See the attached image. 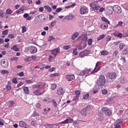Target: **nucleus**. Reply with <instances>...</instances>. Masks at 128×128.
Segmentation results:
<instances>
[{
    "mask_svg": "<svg viewBox=\"0 0 128 128\" xmlns=\"http://www.w3.org/2000/svg\"><path fill=\"white\" fill-rule=\"evenodd\" d=\"M76 50H78V48H74L73 54H74L75 56H77L78 54V52H76Z\"/></svg>",
    "mask_w": 128,
    "mask_h": 128,
    "instance_id": "40",
    "label": "nucleus"
},
{
    "mask_svg": "<svg viewBox=\"0 0 128 128\" xmlns=\"http://www.w3.org/2000/svg\"><path fill=\"white\" fill-rule=\"evenodd\" d=\"M1 74H8V71L6 70H2L0 72Z\"/></svg>",
    "mask_w": 128,
    "mask_h": 128,
    "instance_id": "39",
    "label": "nucleus"
},
{
    "mask_svg": "<svg viewBox=\"0 0 128 128\" xmlns=\"http://www.w3.org/2000/svg\"><path fill=\"white\" fill-rule=\"evenodd\" d=\"M8 32V30H4L2 32V34H4V36H6Z\"/></svg>",
    "mask_w": 128,
    "mask_h": 128,
    "instance_id": "46",
    "label": "nucleus"
},
{
    "mask_svg": "<svg viewBox=\"0 0 128 128\" xmlns=\"http://www.w3.org/2000/svg\"><path fill=\"white\" fill-rule=\"evenodd\" d=\"M101 56H108V52L106 50H102L100 52Z\"/></svg>",
    "mask_w": 128,
    "mask_h": 128,
    "instance_id": "22",
    "label": "nucleus"
},
{
    "mask_svg": "<svg viewBox=\"0 0 128 128\" xmlns=\"http://www.w3.org/2000/svg\"><path fill=\"white\" fill-rule=\"evenodd\" d=\"M122 126L118 124H117L114 128H120Z\"/></svg>",
    "mask_w": 128,
    "mask_h": 128,
    "instance_id": "64",
    "label": "nucleus"
},
{
    "mask_svg": "<svg viewBox=\"0 0 128 128\" xmlns=\"http://www.w3.org/2000/svg\"><path fill=\"white\" fill-rule=\"evenodd\" d=\"M106 77L110 80H114L116 78V72H108L106 75Z\"/></svg>",
    "mask_w": 128,
    "mask_h": 128,
    "instance_id": "5",
    "label": "nucleus"
},
{
    "mask_svg": "<svg viewBox=\"0 0 128 128\" xmlns=\"http://www.w3.org/2000/svg\"><path fill=\"white\" fill-rule=\"evenodd\" d=\"M124 46H126V45H124V43H121L120 44L119 48L120 50H122Z\"/></svg>",
    "mask_w": 128,
    "mask_h": 128,
    "instance_id": "35",
    "label": "nucleus"
},
{
    "mask_svg": "<svg viewBox=\"0 0 128 128\" xmlns=\"http://www.w3.org/2000/svg\"><path fill=\"white\" fill-rule=\"evenodd\" d=\"M44 8H45V10H48V12H52V8L50 7V6H44Z\"/></svg>",
    "mask_w": 128,
    "mask_h": 128,
    "instance_id": "28",
    "label": "nucleus"
},
{
    "mask_svg": "<svg viewBox=\"0 0 128 128\" xmlns=\"http://www.w3.org/2000/svg\"><path fill=\"white\" fill-rule=\"evenodd\" d=\"M90 96V94H87L83 96V100H88Z\"/></svg>",
    "mask_w": 128,
    "mask_h": 128,
    "instance_id": "32",
    "label": "nucleus"
},
{
    "mask_svg": "<svg viewBox=\"0 0 128 128\" xmlns=\"http://www.w3.org/2000/svg\"><path fill=\"white\" fill-rule=\"evenodd\" d=\"M122 53L123 54H128V50L126 48H124L122 52Z\"/></svg>",
    "mask_w": 128,
    "mask_h": 128,
    "instance_id": "47",
    "label": "nucleus"
},
{
    "mask_svg": "<svg viewBox=\"0 0 128 128\" xmlns=\"http://www.w3.org/2000/svg\"><path fill=\"white\" fill-rule=\"evenodd\" d=\"M11 50H14L15 52H18V50H20V49L16 45L14 46Z\"/></svg>",
    "mask_w": 128,
    "mask_h": 128,
    "instance_id": "29",
    "label": "nucleus"
},
{
    "mask_svg": "<svg viewBox=\"0 0 128 128\" xmlns=\"http://www.w3.org/2000/svg\"><path fill=\"white\" fill-rule=\"evenodd\" d=\"M86 74V73L84 72V70L81 72L80 73V76H84Z\"/></svg>",
    "mask_w": 128,
    "mask_h": 128,
    "instance_id": "56",
    "label": "nucleus"
},
{
    "mask_svg": "<svg viewBox=\"0 0 128 128\" xmlns=\"http://www.w3.org/2000/svg\"><path fill=\"white\" fill-rule=\"evenodd\" d=\"M24 10L22 8H20L19 10H18L17 11H16V14H24Z\"/></svg>",
    "mask_w": 128,
    "mask_h": 128,
    "instance_id": "24",
    "label": "nucleus"
},
{
    "mask_svg": "<svg viewBox=\"0 0 128 128\" xmlns=\"http://www.w3.org/2000/svg\"><path fill=\"white\" fill-rule=\"evenodd\" d=\"M114 12H117L118 14H120V12H122V8H120V7L118 5L114 6Z\"/></svg>",
    "mask_w": 128,
    "mask_h": 128,
    "instance_id": "8",
    "label": "nucleus"
},
{
    "mask_svg": "<svg viewBox=\"0 0 128 128\" xmlns=\"http://www.w3.org/2000/svg\"><path fill=\"white\" fill-rule=\"evenodd\" d=\"M62 8H58L56 10V12H62Z\"/></svg>",
    "mask_w": 128,
    "mask_h": 128,
    "instance_id": "58",
    "label": "nucleus"
},
{
    "mask_svg": "<svg viewBox=\"0 0 128 128\" xmlns=\"http://www.w3.org/2000/svg\"><path fill=\"white\" fill-rule=\"evenodd\" d=\"M70 45L65 46H63V50H70Z\"/></svg>",
    "mask_w": 128,
    "mask_h": 128,
    "instance_id": "34",
    "label": "nucleus"
},
{
    "mask_svg": "<svg viewBox=\"0 0 128 128\" xmlns=\"http://www.w3.org/2000/svg\"><path fill=\"white\" fill-rule=\"evenodd\" d=\"M12 82H13V84H17L18 83V78H14L12 79Z\"/></svg>",
    "mask_w": 128,
    "mask_h": 128,
    "instance_id": "37",
    "label": "nucleus"
},
{
    "mask_svg": "<svg viewBox=\"0 0 128 128\" xmlns=\"http://www.w3.org/2000/svg\"><path fill=\"white\" fill-rule=\"evenodd\" d=\"M88 12V9L86 7H81L80 8V14H86Z\"/></svg>",
    "mask_w": 128,
    "mask_h": 128,
    "instance_id": "6",
    "label": "nucleus"
},
{
    "mask_svg": "<svg viewBox=\"0 0 128 128\" xmlns=\"http://www.w3.org/2000/svg\"><path fill=\"white\" fill-rule=\"evenodd\" d=\"M88 46H92V40L88 39Z\"/></svg>",
    "mask_w": 128,
    "mask_h": 128,
    "instance_id": "43",
    "label": "nucleus"
},
{
    "mask_svg": "<svg viewBox=\"0 0 128 128\" xmlns=\"http://www.w3.org/2000/svg\"><path fill=\"white\" fill-rule=\"evenodd\" d=\"M9 104L10 106H13L14 104V102L12 100H10L9 101Z\"/></svg>",
    "mask_w": 128,
    "mask_h": 128,
    "instance_id": "51",
    "label": "nucleus"
},
{
    "mask_svg": "<svg viewBox=\"0 0 128 128\" xmlns=\"http://www.w3.org/2000/svg\"><path fill=\"white\" fill-rule=\"evenodd\" d=\"M20 126L24 127L26 126V124L25 122H24L23 121H20L19 123Z\"/></svg>",
    "mask_w": 128,
    "mask_h": 128,
    "instance_id": "23",
    "label": "nucleus"
},
{
    "mask_svg": "<svg viewBox=\"0 0 128 128\" xmlns=\"http://www.w3.org/2000/svg\"><path fill=\"white\" fill-rule=\"evenodd\" d=\"M122 36V33H119L118 34H117V38H121Z\"/></svg>",
    "mask_w": 128,
    "mask_h": 128,
    "instance_id": "60",
    "label": "nucleus"
},
{
    "mask_svg": "<svg viewBox=\"0 0 128 128\" xmlns=\"http://www.w3.org/2000/svg\"><path fill=\"white\" fill-rule=\"evenodd\" d=\"M112 40V36H108L106 38V42H110V40Z\"/></svg>",
    "mask_w": 128,
    "mask_h": 128,
    "instance_id": "48",
    "label": "nucleus"
},
{
    "mask_svg": "<svg viewBox=\"0 0 128 128\" xmlns=\"http://www.w3.org/2000/svg\"><path fill=\"white\" fill-rule=\"evenodd\" d=\"M96 84L99 86H104L106 84V77L104 75H100L97 80Z\"/></svg>",
    "mask_w": 128,
    "mask_h": 128,
    "instance_id": "1",
    "label": "nucleus"
},
{
    "mask_svg": "<svg viewBox=\"0 0 128 128\" xmlns=\"http://www.w3.org/2000/svg\"><path fill=\"white\" fill-rule=\"evenodd\" d=\"M90 110V106H88L82 109L80 112V114L82 116H86V112H88Z\"/></svg>",
    "mask_w": 128,
    "mask_h": 128,
    "instance_id": "3",
    "label": "nucleus"
},
{
    "mask_svg": "<svg viewBox=\"0 0 128 128\" xmlns=\"http://www.w3.org/2000/svg\"><path fill=\"white\" fill-rule=\"evenodd\" d=\"M102 112H104L106 116H112V111H110L108 108L103 107L102 108Z\"/></svg>",
    "mask_w": 128,
    "mask_h": 128,
    "instance_id": "4",
    "label": "nucleus"
},
{
    "mask_svg": "<svg viewBox=\"0 0 128 128\" xmlns=\"http://www.w3.org/2000/svg\"><path fill=\"white\" fill-rule=\"evenodd\" d=\"M26 32V28L24 26H22V34Z\"/></svg>",
    "mask_w": 128,
    "mask_h": 128,
    "instance_id": "38",
    "label": "nucleus"
},
{
    "mask_svg": "<svg viewBox=\"0 0 128 128\" xmlns=\"http://www.w3.org/2000/svg\"><path fill=\"white\" fill-rule=\"evenodd\" d=\"M102 22H106V24H110L108 20L106 18L104 17H102Z\"/></svg>",
    "mask_w": 128,
    "mask_h": 128,
    "instance_id": "25",
    "label": "nucleus"
},
{
    "mask_svg": "<svg viewBox=\"0 0 128 128\" xmlns=\"http://www.w3.org/2000/svg\"><path fill=\"white\" fill-rule=\"evenodd\" d=\"M66 80H68V82H72V80H74V74H68L66 76Z\"/></svg>",
    "mask_w": 128,
    "mask_h": 128,
    "instance_id": "11",
    "label": "nucleus"
},
{
    "mask_svg": "<svg viewBox=\"0 0 128 128\" xmlns=\"http://www.w3.org/2000/svg\"><path fill=\"white\" fill-rule=\"evenodd\" d=\"M100 28L103 30H106L108 28V25L107 24L104 23L100 26Z\"/></svg>",
    "mask_w": 128,
    "mask_h": 128,
    "instance_id": "20",
    "label": "nucleus"
},
{
    "mask_svg": "<svg viewBox=\"0 0 128 128\" xmlns=\"http://www.w3.org/2000/svg\"><path fill=\"white\" fill-rule=\"evenodd\" d=\"M40 86H42V85L40 84H34L32 86V88H40V90H42V88Z\"/></svg>",
    "mask_w": 128,
    "mask_h": 128,
    "instance_id": "21",
    "label": "nucleus"
},
{
    "mask_svg": "<svg viewBox=\"0 0 128 128\" xmlns=\"http://www.w3.org/2000/svg\"><path fill=\"white\" fill-rule=\"evenodd\" d=\"M88 54V50H84L80 53V57L84 58V56H86Z\"/></svg>",
    "mask_w": 128,
    "mask_h": 128,
    "instance_id": "15",
    "label": "nucleus"
},
{
    "mask_svg": "<svg viewBox=\"0 0 128 128\" xmlns=\"http://www.w3.org/2000/svg\"><path fill=\"white\" fill-rule=\"evenodd\" d=\"M24 92H25L26 94H30V90L28 86H25L23 88Z\"/></svg>",
    "mask_w": 128,
    "mask_h": 128,
    "instance_id": "19",
    "label": "nucleus"
},
{
    "mask_svg": "<svg viewBox=\"0 0 128 128\" xmlns=\"http://www.w3.org/2000/svg\"><path fill=\"white\" fill-rule=\"evenodd\" d=\"M78 36H80V34L78 32H76L74 33L72 36V40H74L78 38Z\"/></svg>",
    "mask_w": 128,
    "mask_h": 128,
    "instance_id": "16",
    "label": "nucleus"
},
{
    "mask_svg": "<svg viewBox=\"0 0 128 128\" xmlns=\"http://www.w3.org/2000/svg\"><path fill=\"white\" fill-rule=\"evenodd\" d=\"M1 66H2L3 68H8V61L6 60H2Z\"/></svg>",
    "mask_w": 128,
    "mask_h": 128,
    "instance_id": "7",
    "label": "nucleus"
},
{
    "mask_svg": "<svg viewBox=\"0 0 128 128\" xmlns=\"http://www.w3.org/2000/svg\"><path fill=\"white\" fill-rule=\"evenodd\" d=\"M52 102L54 106V108H58V103H56V100H52Z\"/></svg>",
    "mask_w": 128,
    "mask_h": 128,
    "instance_id": "31",
    "label": "nucleus"
},
{
    "mask_svg": "<svg viewBox=\"0 0 128 128\" xmlns=\"http://www.w3.org/2000/svg\"><path fill=\"white\" fill-rule=\"evenodd\" d=\"M29 50L31 54H36L38 52V48L34 46L29 47Z\"/></svg>",
    "mask_w": 128,
    "mask_h": 128,
    "instance_id": "9",
    "label": "nucleus"
},
{
    "mask_svg": "<svg viewBox=\"0 0 128 128\" xmlns=\"http://www.w3.org/2000/svg\"><path fill=\"white\" fill-rule=\"evenodd\" d=\"M24 84V82H20L17 85V88H20V86H22Z\"/></svg>",
    "mask_w": 128,
    "mask_h": 128,
    "instance_id": "55",
    "label": "nucleus"
},
{
    "mask_svg": "<svg viewBox=\"0 0 128 128\" xmlns=\"http://www.w3.org/2000/svg\"><path fill=\"white\" fill-rule=\"evenodd\" d=\"M84 38V36L82 35L81 36H79V38H78V40H83Z\"/></svg>",
    "mask_w": 128,
    "mask_h": 128,
    "instance_id": "57",
    "label": "nucleus"
},
{
    "mask_svg": "<svg viewBox=\"0 0 128 128\" xmlns=\"http://www.w3.org/2000/svg\"><path fill=\"white\" fill-rule=\"evenodd\" d=\"M52 54H54V56H58V54L60 53V48H56L53 50H51Z\"/></svg>",
    "mask_w": 128,
    "mask_h": 128,
    "instance_id": "13",
    "label": "nucleus"
},
{
    "mask_svg": "<svg viewBox=\"0 0 128 128\" xmlns=\"http://www.w3.org/2000/svg\"><path fill=\"white\" fill-rule=\"evenodd\" d=\"M90 6L92 8V10H94L95 12H97L98 11V10L100 8V6L98 5L96 2L90 3Z\"/></svg>",
    "mask_w": 128,
    "mask_h": 128,
    "instance_id": "2",
    "label": "nucleus"
},
{
    "mask_svg": "<svg viewBox=\"0 0 128 128\" xmlns=\"http://www.w3.org/2000/svg\"><path fill=\"white\" fill-rule=\"evenodd\" d=\"M36 108H40V110L42 109V108H40V106H42V105L40 103H38L36 104Z\"/></svg>",
    "mask_w": 128,
    "mask_h": 128,
    "instance_id": "44",
    "label": "nucleus"
},
{
    "mask_svg": "<svg viewBox=\"0 0 128 128\" xmlns=\"http://www.w3.org/2000/svg\"><path fill=\"white\" fill-rule=\"evenodd\" d=\"M6 14H12V10L8 8L6 11Z\"/></svg>",
    "mask_w": 128,
    "mask_h": 128,
    "instance_id": "26",
    "label": "nucleus"
},
{
    "mask_svg": "<svg viewBox=\"0 0 128 128\" xmlns=\"http://www.w3.org/2000/svg\"><path fill=\"white\" fill-rule=\"evenodd\" d=\"M100 64V62H98L96 64V67L94 69V70L92 72V74H94V72H96L100 70V68L98 67V64Z\"/></svg>",
    "mask_w": 128,
    "mask_h": 128,
    "instance_id": "10",
    "label": "nucleus"
},
{
    "mask_svg": "<svg viewBox=\"0 0 128 128\" xmlns=\"http://www.w3.org/2000/svg\"><path fill=\"white\" fill-rule=\"evenodd\" d=\"M114 7L112 6H108L107 8V12L108 14H112V12H114Z\"/></svg>",
    "mask_w": 128,
    "mask_h": 128,
    "instance_id": "12",
    "label": "nucleus"
},
{
    "mask_svg": "<svg viewBox=\"0 0 128 128\" xmlns=\"http://www.w3.org/2000/svg\"><path fill=\"white\" fill-rule=\"evenodd\" d=\"M92 72V69H89V70H84L85 74H89V72Z\"/></svg>",
    "mask_w": 128,
    "mask_h": 128,
    "instance_id": "45",
    "label": "nucleus"
},
{
    "mask_svg": "<svg viewBox=\"0 0 128 128\" xmlns=\"http://www.w3.org/2000/svg\"><path fill=\"white\" fill-rule=\"evenodd\" d=\"M26 82L28 84H33L34 82L31 80H26Z\"/></svg>",
    "mask_w": 128,
    "mask_h": 128,
    "instance_id": "42",
    "label": "nucleus"
},
{
    "mask_svg": "<svg viewBox=\"0 0 128 128\" xmlns=\"http://www.w3.org/2000/svg\"><path fill=\"white\" fill-rule=\"evenodd\" d=\"M24 60H26V62H30V58H25Z\"/></svg>",
    "mask_w": 128,
    "mask_h": 128,
    "instance_id": "61",
    "label": "nucleus"
},
{
    "mask_svg": "<svg viewBox=\"0 0 128 128\" xmlns=\"http://www.w3.org/2000/svg\"><path fill=\"white\" fill-rule=\"evenodd\" d=\"M64 94V88H58V89L57 90L56 94L58 96H62Z\"/></svg>",
    "mask_w": 128,
    "mask_h": 128,
    "instance_id": "14",
    "label": "nucleus"
},
{
    "mask_svg": "<svg viewBox=\"0 0 128 128\" xmlns=\"http://www.w3.org/2000/svg\"><path fill=\"white\" fill-rule=\"evenodd\" d=\"M56 20H54L51 23V26H56Z\"/></svg>",
    "mask_w": 128,
    "mask_h": 128,
    "instance_id": "54",
    "label": "nucleus"
},
{
    "mask_svg": "<svg viewBox=\"0 0 128 128\" xmlns=\"http://www.w3.org/2000/svg\"><path fill=\"white\" fill-rule=\"evenodd\" d=\"M118 50H116L113 52V56H115L116 58V56H118Z\"/></svg>",
    "mask_w": 128,
    "mask_h": 128,
    "instance_id": "33",
    "label": "nucleus"
},
{
    "mask_svg": "<svg viewBox=\"0 0 128 128\" xmlns=\"http://www.w3.org/2000/svg\"><path fill=\"white\" fill-rule=\"evenodd\" d=\"M50 88L51 90H56V84H52Z\"/></svg>",
    "mask_w": 128,
    "mask_h": 128,
    "instance_id": "36",
    "label": "nucleus"
},
{
    "mask_svg": "<svg viewBox=\"0 0 128 128\" xmlns=\"http://www.w3.org/2000/svg\"><path fill=\"white\" fill-rule=\"evenodd\" d=\"M18 76H24V72H22L18 74Z\"/></svg>",
    "mask_w": 128,
    "mask_h": 128,
    "instance_id": "50",
    "label": "nucleus"
},
{
    "mask_svg": "<svg viewBox=\"0 0 128 128\" xmlns=\"http://www.w3.org/2000/svg\"><path fill=\"white\" fill-rule=\"evenodd\" d=\"M33 94L36 96H42V93L40 91V90H36L34 92Z\"/></svg>",
    "mask_w": 128,
    "mask_h": 128,
    "instance_id": "17",
    "label": "nucleus"
},
{
    "mask_svg": "<svg viewBox=\"0 0 128 128\" xmlns=\"http://www.w3.org/2000/svg\"><path fill=\"white\" fill-rule=\"evenodd\" d=\"M122 24H124L122 22H118V24L116 26H114L113 28H118V26H122Z\"/></svg>",
    "mask_w": 128,
    "mask_h": 128,
    "instance_id": "18",
    "label": "nucleus"
},
{
    "mask_svg": "<svg viewBox=\"0 0 128 128\" xmlns=\"http://www.w3.org/2000/svg\"><path fill=\"white\" fill-rule=\"evenodd\" d=\"M75 94H76V96L78 97L80 96V91L79 90H78L76 91Z\"/></svg>",
    "mask_w": 128,
    "mask_h": 128,
    "instance_id": "41",
    "label": "nucleus"
},
{
    "mask_svg": "<svg viewBox=\"0 0 128 128\" xmlns=\"http://www.w3.org/2000/svg\"><path fill=\"white\" fill-rule=\"evenodd\" d=\"M108 92V91L107 90H102V94H106Z\"/></svg>",
    "mask_w": 128,
    "mask_h": 128,
    "instance_id": "49",
    "label": "nucleus"
},
{
    "mask_svg": "<svg viewBox=\"0 0 128 128\" xmlns=\"http://www.w3.org/2000/svg\"><path fill=\"white\" fill-rule=\"evenodd\" d=\"M6 88L7 90H12V86L10 85H7L6 86Z\"/></svg>",
    "mask_w": 128,
    "mask_h": 128,
    "instance_id": "53",
    "label": "nucleus"
},
{
    "mask_svg": "<svg viewBox=\"0 0 128 128\" xmlns=\"http://www.w3.org/2000/svg\"><path fill=\"white\" fill-rule=\"evenodd\" d=\"M60 73L51 74H50V78H54V76H58Z\"/></svg>",
    "mask_w": 128,
    "mask_h": 128,
    "instance_id": "27",
    "label": "nucleus"
},
{
    "mask_svg": "<svg viewBox=\"0 0 128 128\" xmlns=\"http://www.w3.org/2000/svg\"><path fill=\"white\" fill-rule=\"evenodd\" d=\"M52 58H54V57H52V56H49V58H48V60L49 62H52Z\"/></svg>",
    "mask_w": 128,
    "mask_h": 128,
    "instance_id": "63",
    "label": "nucleus"
},
{
    "mask_svg": "<svg viewBox=\"0 0 128 128\" xmlns=\"http://www.w3.org/2000/svg\"><path fill=\"white\" fill-rule=\"evenodd\" d=\"M50 108H44V112H50Z\"/></svg>",
    "mask_w": 128,
    "mask_h": 128,
    "instance_id": "59",
    "label": "nucleus"
},
{
    "mask_svg": "<svg viewBox=\"0 0 128 128\" xmlns=\"http://www.w3.org/2000/svg\"><path fill=\"white\" fill-rule=\"evenodd\" d=\"M18 60V58L17 57H14L12 58H11V60Z\"/></svg>",
    "mask_w": 128,
    "mask_h": 128,
    "instance_id": "62",
    "label": "nucleus"
},
{
    "mask_svg": "<svg viewBox=\"0 0 128 128\" xmlns=\"http://www.w3.org/2000/svg\"><path fill=\"white\" fill-rule=\"evenodd\" d=\"M8 38H14V35L12 34H10L8 36Z\"/></svg>",
    "mask_w": 128,
    "mask_h": 128,
    "instance_id": "52",
    "label": "nucleus"
},
{
    "mask_svg": "<svg viewBox=\"0 0 128 128\" xmlns=\"http://www.w3.org/2000/svg\"><path fill=\"white\" fill-rule=\"evenodd\" d=\"M105 36H106V35L104 34L100 35L98 38L97 40H102V38H104Z\"/></svg>",
    "mask_w": 128,
    "mask_h": 128,
    "instance_id": "30",
    "label": "nucleus"
}]
</instances>
